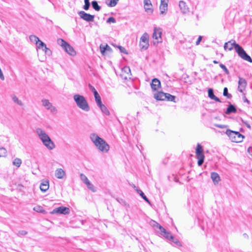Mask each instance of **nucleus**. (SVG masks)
<instances>
[{"label": "nucleus", "instance_id": "obj_1", "mask_svg": "<svg viewBox=\"0 0 252 252\" xmlns=\"http://www.w3.org/2000/svg\"><path fill=\"white\" fill-rule=\"evenodd\" d=\"M234 47L236 52L242 59L250 63H252V59L251 57L246 53L241 46L236 43L235 41H233V42H231V41H229L226 42L224 45V49L225 50L227 49L228 50L231 51Z\"/></svg>", "mask_w": 252, "mask_h": 252}, {"label": "nucleus", "instance_id": "obj_2", "mask_svg": "<svg viewBox=\"0 0 252 252\" xmlns=\"http://www.w3.org/2000/svg\"><path fill=\"white\" fill-rule=\"evenodd\" d=\"M90 139L99 151L102 153H107L109 151L110 146L108 144L97 134H91Z\"/></svg>", "mask_w": 252, "mask_h": 252}, {"label": "nucleus", "instance_id": "obj_3", "mask_svg": "<svg viewBox=\"0 0 252 252\" xmlns=\"http://www.w3.org/2000/svg\"><path fill=\"white\" fill-rule=\"evenodd\" d=\"M73 99L76 102L77 106L80 109L86 112L90 110V106L84 96L76 94L74 95Z\"/></svg>", "mask_w": 252, "mask_h": 252}, {"label": "nucleus", "instance_id": "obj_4", "mask_svg": "<svg viewBox=\"0 0 252 252\" xmlns=\"http://www.w3.org/2000/svg\"><path fill=\"white\" fill-rule=\"evenodd\" d=\"M225 133L233 142L239 143L243 141L244 136L238 131L227 129Z\"/></svg>", "mask_w": 252, "mask_h": 252}, {"label": "nucleus", "instance_id": "obj_5", "mask_svg": "<svg viewBox=\"0 0 252 252\" xmlns=\"http://www.w3.org/2000/svg\"><path fill=\"white\" fill-rule=\"evenodd\" d=\"M195 153L196 158L198 159V165L201 166L204 162V155L203 154V148L199 143L197 145Z\"/></svg>", "mask_w": 252, "mask_h": 252}, {"label": "nucleus", "instance_id": "obj_6", "mask_svg": "<svg viewBox=\"0 0 252 252\" xmlns=\"http://www.w3.org/2000/svg\"><path fill=\"white\" fill-rule=\"evenodd\" d=\"M149 35L144 33L140 38L139 46L141 50H145L149 47Z\"/></svg>", "mask_w": 252, "mask_h": 252}, {"label": "nucleus", "instance_id": "obj_7", "mask_svg": "<svg viewBox=\"0 0 252 252\" xmlns=\"http://www.w3.org/2000/svg\"><path fill=\"white\" fill-rule=\"evenodd\" d=\"M78 14L81 19L87 22H90L94 21V16L93 15L88 14L84 11H80Z\"/></svg>", "mask_w": 252, "mask_h": 252}, {"label": "nucleus", "instance_id": "obj_8", "mask_svg": "<svg viewBox=\"0 0 252 252\" xmlns=\"http://www.w3.org/2000/svg\"><path fill=\"white\" fill-rule=\"evenodd\" d=\"M69 208L64 206H61L58 208H56L52 211V213L53 214H59L63 215H67L69 214Z\"/></svg>", "mask_w": 252, "mask_h": 252}, {"label": "nucleus", "instance_id": "obj_9", "mask_svg": "<svg viewBox=\"0 0 252 252\" xmlns=\"http://www.w3.org/2000/svg\"><path fill=\"white\" fill-rule=\"evenodd\" d=\"M36 132L39 138L40 139V140L42 141V142H44L46 139L50 138V137L45 132V131H44L41 128H36Z\"/></svg>", "mask_w": 252, "mask_h": 252}, {"label": "nucleus", "instance_id": "obj_10", "mask_svg": "<svg viewBox=\"0 0 252 252\" xmlns=\"http://www.w3.org/2000/svg\"><path fill=\"white\" fill-rule=\"evenodd\" d=\"M43 106L47 110H50L52 113H56L57 110L55 107L53 106L51 102L48 99H44L42 100Z\"/></svg>", "mask_w": 252, "mask_h": 252}, {"label": "nucleus", "instance_id": "obj_11", "mask_svg": "<svg viewBox=\"0 0 252 252\" xmlns=\"http://www.w3.org/2000/svg\"><path fill=\"white\" fill-rule=\"evenodd\" d=\"M144 7L145 11L149 15L153 12V5L150 0H144Z\"/></svg>", "mask_w": 252, "mask_h": 252}, {"label": "nucleus", "instance_id": "obj_12", "mask_svg": "<svg viewBox=\"0 0 252 252\" xmlns=\"http://www.w3.org/2000/svg\"><path fill=\"white\" fill-rule=\"evenodd\" d=\"M168 0H160L159 6L160 13L161 14H165L167 10Z\"/></svg>", "mask_w": 252, "mask_h": 252}, {"label": "nucleus", "instance_id": "obj_13", "mask_svg": "<svg viewBox=\"0 0 252 252\" xmlns=\"http://www.w3.org/2000/svg\"><path fill=\"white\" fill-rule=\"evenodd\" d=\"M247 85V82L244 78L239 77L238 90L241 93L245 90Z\"/></svg>", "mask_w": 252, "mask_h": 252}, {"label": "nucleus", "instance_id": "obj_14", "mask_svg": "<svg viewBox=\"0 0 252 252\" xmlns=\"http://www.w3.org/2000/svg\"><path fill=\"white\" fill-rule=\"evenodd\" d=\"M43 144L49 150H52L55 148V145L54 142L50 138H48L42 142Z\"/></svg>", "mask_w": 252, "mask_h": 252}, {"label": "nucleus", "instance_id": "obj_15", "mask_svg": "<svg viewBox=\"0 0 252 252\" xmlns=\"http://www.w3.org/2000/svg\"><path fill=\"white\" fill-rule=\"evenodd\" d=\"M151 86L153 90L156 91L160 86V82L158 79L154 78L152 80Z\"/></svg>", "mask_w": 252, "mask_h": 252}, {"label": "nucleus", "instance_id": "obj_16", "mask_svg": "<svg viewBox=\"0 0 252 252\" xmlns=\"http://www.w3.org/2000/svg\"><path fill=\"white\" fill-rule=\"evenodd\" d=\"M179 6L180 7L181 12L183 14H186L189 11V8L185 2L183 1H180L179 2Z\"/></svg>", "mask_w": 252, "mask_h": 252}, {"label": "nucleus", "instance_id": "obj_17", "mask_svg": "<svg viewBox=\"0 0 252 252\" xmlns=\"http://www.w3.org/2000/svg\"><path fill=\"white\" fill-rule=\"evenodd\" d=\"M63 49L67 54L71 56H73L76 55L75 51L68 43L66 44V46L64 47Z\"/></svg>", "mask_w": 252, "mask_h": 252}, {"label": "nucleus", "instance_id": "obj_18", "mask_svg": "<svg viewBox=\"0 0 252 252\" xmlns=\"http://www.w3.org/2000/svg\"><path fill=\"white\" fill-rule=\"evenodd\" d=\"M211 178L215 185L218 184L220 181V178L219 175L215 172L211 173Z\"/></svg>", "mask_w": 252, "mask_h": 252}, {"label": "nucleus", "instance_id": "obj_19", "mask_svg": "<svg viewBox=\"0 0 252 252\" xmlns=\"http://www.w3.org/2000/svg\"><path fill=\"white\" fill-rule=\"evenodd\" d=\"M161 30L160 28L155 27L153 34V38L157 40L159 38H161Z\"/></svg>", "mask_w": 252, "mask_h": 252}, {"label": "nucleus", "instance_id": "obj_20", "mask_svg": "<svg viewBox=\"0 0 252 252\" xmlns=\"http://www.w3.org/2000/svg\"><path fill=\"white\" fill-rule=\"evenodd\" d=\"M65 175V171L62 168H58L55 171V176L58 179H63Z\"/></svg>", "mask_w": 252, "mask_h": 252}, {"label": "nucleus", "instance_id": "obj_21", "mask_svg": "<svg viewBox=\"0 0 252 252\" xmlns=\"http://www.w3.org/2000/svg\"><path fill=\"white\" fill-rule=\"evenodd\" d=\"M166 93L162 92L155 94L154 97L158 100H166Z\"/></svg>", "mask_w": 252, "mask_h": 252}, {"label": "nucleus", "instance_id": "obj_22", "mask_svg": "<svg viewBox=\"0 0 252 252\" xmlns=\"http://www.w3.org/2000/svg\"><path fill=\"white\" fill-rule=\"evenodd\" d=\"M159 233L161 236L168 240H170L171 239H173V236L170 234V233L167 231L164 228L163 230H162Z\"/></svg>", "mask_w": 252, "mask_h": 252}, {"label": "nucleus", "instance_id": "obj_23", "mask_svg": "<svg viewBox=\"0 0 252 252\" xmlns=\"http://www.w3.org/2000/svg\"><path fill=\"white\" fill-rule=\"evenodd\" d=\"M208 96L212 99L217 102H221L220 99L214 94V91L212 89H209L208 91Z\"/></svg>", "mask_w": 252, "mask_h": 252}, {"label": "nucleus", "instance_id": "obj_24", "mask_svg": "<svg viewBox=\"0 0 252 252\" xmlns=\"http://www.w3.org/2000/svg\"><path fill=\"white\" fill-rule=\"evenodd\" d=\"M49 187V182L48 181H43L40 186V190L42 192H45L47 191Z\"/></svg>", "mask_w": 252, "mask_h": 252}, {"label": "nucleus", "instance_id": "obj_25", "mask_svg": "<svg viewBox=\"0 0 252 252\" xmlns=\"http://www.w3.org/2000/svg\"><path fill=\"white\" fill-rule=\"evenodd\" d=\"M99 48L101 53L102 55H104V53L106 51H111L112 50L111 47L107 44H106L105 45L101 44L100 45Z\"/></svg>", "mask_w": 252, "mask_h": 252}, {"label": "nucleus", "instance_id": "obj_26", "mask_svg": "<svg viewBox=\"0 0 252 252\" xmlns=\"http://www.w3.org/2000/svg\"><path fill=\"white\" fill-rule=\"evenodd\" d=\"M236 111L237 110L235 107L233 105L230 104L228 106L225 111V114L229 115L231 113H236Z\"/></svg>", "mask_w": 252, "mask_h": 252}, {"label": "nucleus", "instance_id": "obj_27", "mask_svg": "<svg viewBox=\"0 0 252 252\" xmlns=\"http://www.w3.org/2000/svg\"><path fill=\"white\" fill-rule=\"evenodd\" d=\"M123 75H124V73L126 74V75L124 76L125 79H126L130 75V69L128 66H125L122 69Z\"/></svg>", "mask_w": 252, "mask_h": 252}, {"label": "nucleus", "instance_id": "obj_28", "mask_svg": "<svg viewBox=\"0 0 252 252\" xmlns=\"http://www.w3.org/2000/svg\"><path fill=\"white\" fill-rule=\"evenodd\" d=\"M119 0H105L106 4L109 7L115 6Z\"/></svg>", "mask_w": 252, "mask_h": 252}, {"label": "nucleus", "instance_id": "obj_29", "mask_svg": "<svg viewBox=\"0 0 252 252\" xmlns=\"http://www.w3.org/2000/svg\"><path fill=\"white\" fill-rule=\"evenodd\" d=\"M95 100L96 101V103L98 106H100V105L102 104L101 100V97L99 96L98 93L97 92H94V95Z\"/></svg>", "mask_w": 252, "mask_h": 252}, {"label": "nucleus", "instance_id": "obj_30", "mask_svg": "<svg viewBox=\"0 0 252 252\" xmlns=\"http://www.w3.org/2000/svg\"><path fill=\"white\" fill-rule=\"evenodd\" d=\"M99 108L100 109L101 112L105 115H109L110 112L108 110V108L104 105L101 104L100 106H98Z\"/></svg>", "mask_w": 252, "mask_h": 252}, {"label": "nucleus", "instance_id": "obj_31", "mask_svg": "<svg viewBox=\"0 0 252 252\" xmlns=\"http://www.w3.org/2000/svg\"><path fill=\"white\" fill-rule=\"evenodd\" d=\"M137 193L141 196V197L148 204H151L150 200L148 199L146 196L144 194L143 192L141 189H136Z\"/></svg>", "mask_w": 252, "mask_h": 252}, {"label": "nucleus", "instance_id": "obj_32", "mask_svg": "<svg viewBox=\"0 0 252 252\" xmlns=\"http://www.w3.org/2000/svg\"><path fill=\"white\" fill-rule=\"evenodd\" d=\"M152 225L155 228V229H158L159 230V233L162 230H163V227L155 221H153Z\"/></svg>", "mask_w": 252, "mask_h": 252}, {"label": "nucleus", "instance_id": "obj_33", "mask_svg": "<svg viewBox=\"0 0 252 252\" xmlns=\"http://www.w3.org/2000/svg\"><path fill=\"white\" fill-rule=\"evenodd\" d=\"M13 164L17 167H19L22 163V160L19 158H16L13 161Z\"/></svg>", "mask_w": 252, "mask_h": 252}, {"label": "nucleus", "instance_id": "obj_34", "mask_svg": "<svg viewBox=\"0 0 252 252\" xmlns=\"http://www.w3.org/2000/svg\"><path fill=\"white\" fill-rule=\"evenodd\" d=\"M86 186L88 188V189L90 190H91L92 191L94 192L96 191L95 187L91 183V182L89 181L86 184Z\"/></svg>", "mask_w": 252, "mask_h": 252}, {"label": "nucleus", "instance_id": "obj_35", "mask_svg": "<svg viewBox=\"0 0 252 252\" xmlns=\"http://www.w3.org/2000/svg\"><path fill=\"white\" fill-rule=\"evenodd\" d=\"M92 5L93 8L95 9L96 11H99L100 9V6L98 5L97 2L95 0L93 1L92 2Z\"/></svg>", "mask_w": 252, "mask_h": 252}, {"label": "nucleus", "instance_id": "obj_36", "mask_svg": "<svg viewBox=\"0 0 252 252\" xmlns=\"http://www.w3.org/2000/svg\"><path fill=\"white\" fill-rule=\"evenodd\" d=\"M29 38L31 41L35 42L36 45H37L38 42L40 41L39 38L34 35H30Z\"/></svg>", "mask_w": 252, "mask_h": 252}, {"label": "nucleus", "instance_id": "obj_37", "mask_svg": "<svg viewBox=\"0 0 252 252\" xmlns=\"http://www.w3.org/2000/svg\"><path fill=\"white\" fill-rule=\"evenodd\" d=\"M6 156V149L3 147L0 148V157H5Z\"/></svg>", "mask_w": 252, "mask_h": 252}, {"label": "nucleus", "instance_id": "obj_38", "mask_svg": "<svg viewBox=\"0 0 252 252\" xmlns=\"http://www.w3.org/2000/svg\"><path fill=\"white\" fill-rule=\"evenodd\" d=\"M166 100L175 102V96L172 95H171V94H168V93H166Z\"/></svg>", "mask_w": 252, "mask_h": 252}, {"label": "nucleus", "instance_id": "obj_39", "mask_svg": "<svg viewBox=\"0 0 252 252\" xmlns=\"http://www.w3.org/2000/svg\"><path fill=\"white\" fill-rule=\"evenodd\" d=\"M80 179L85 184H86L89 181L87 176L83 173L80 174Z\"/></svg>", "mask_w": 252, "mask_h": 252}, {"label": "nucleus", "instance_id": "obj_40", "mask_svg": "<svg viewBox=\"0 0 252 252\" xmlns=\"http://www.w3.org/2000/svg\"><path fill=\"white\" fill-rule=\"evenodd\" d=\"M58 43L59 45H61L63 49L66 46V44H67V43L65 42L64 40L61 38L58 40Z\"/></svg>", "mask_w": 252, "mask_h": 252}, {"label": "nucleus", "instance_id": "obj_41", "mask_svg": "<svg viewBox=\"0 0 252 252\" xmlns=\"http://www.w3.org/2000/svg\"><path fill=\"white\" fill-rule=\"evenodd\" d=\"M223 95L228 98H230L232 96L231 94L228 93V89L226 87H225L223 89Z\"/></svg>", "mask_w": 252, "mask_h": 252}, {"label": "nucleus", "instance_id": "obj_42", "mask_svg": "<svg viewBox=\"0 0 252 252\" xmlns=\"http://www.w3.org/2000/svg\"><path fill=\"white\" fill-rule=\"evenodd\" d=\"M33 210L37 212H39V213H42V212H44V210L43 207L41 206H37L34 207L33 208Z\"/></svg>", "mask_w": 252, "mask_h": 252}, {"label": "nucleus", "instance_id": "obj_43", "mask_svg": "<svg viewBox=\"0 0 252 252\" xmlns=\"http://www.w3.org/2000/svg\"><path fill=\"white\" fill-rule=\"evenodd\" d=\"M170 241H171L173 243H174L176 246L181 247L182 246L181 243L176 238H175L173 237V239H171Z\"/></svg>", "mask_w": 252, "mask_h": 252}, {"label": "nucleus", "instance_id": "obj_44", "mask_svg": "<svg viewBox=\"0 0 252 252\" xmlns=\"http://www.w3.org/2000/svg\"><path fill=\"white\" fill-rule=\"evenodd\" d=\"M12 100L14 102L16 103L20 106H22L23 105L22 102L16 96H14L12 97Z\"/></svg>", "mask_w": 252, "mask_h": 252}, {"label": "nucleus", "instance_id": "obj_45", "mask_svg": "<svg viewBox=\"0 0 252 252\" xmlns=\"http://www.w3.org/2000/svg\"><path fill=\"white\" fill-rule=\"evenodd\" d=\"M85 5L83 6V8L85 10H87L89 9L90 6V3L89 1V0H84Z\"/></svg>", "mask_w": 252, "mask_h": 252}, {"label": "nucleus", "instance_id": "obj_46", "mask_svg": "<svg viewBox=\"0 0 252 252\" xmlns=\"http://www.w3.org/2000/svg\"><path fill=\"white\" fill-rule=\"evenodd\" d=\"M41 49H42L46 54L50 55L51 54V51L47 47L46 45H45L44 47Z\"/></svg>", "mask_w": 252, "mask_h": 252}, {"label": "nucleus", "instance_id": "obj_47", "mask_svg": "<svg viewBox=\"0 0 252 252\" xmlns=\"http://www.w3.org/2000/svg\"><path fill=\"white\" fill-rule=\"evenodd\" d=\"M220 66L221 68H222L223 70V71L225 72V73L226 74H229V70H228V69L226 67V66L224 64H223L222 63H220Z\"/></svg>", "mask_w": 252, "mask_h": 252}, {"label": "nucleus", "instance_id": "obj_48", "mask_svg": "<svg viewBox=\"0 0 252 252\" xmlns=\"http://www.w3.org/2000/svg\"><path fill=\"white\" fill-rule=\"evenodd\" d=\"M116 47L119 49L120 52L126 54H127V52H126V49L124 47L120 45L117 46Z\"/></svg>", "mask_w": 252, "mask_h": 252}, {"label": "nucleus", "instance_id": "obj_49", "mask_svg": "<svg viewBox=\"0 0 252 252\" xmlns=\"http://www.w3.org/2000/svg\"><path fill=\"white\" fill-rule=\"evenodd\" d=\"M38 44L37 45V47L38 49H41L43 48L46 44L43 42L42 41H40L38 42Z\"/></svg>", "mask_w": 252, "mask_h": 252}, {"label": "nucleus", "instance_id": "obj_50", "mask_svg": "<svg viewBox=\"0 0 252 252\" xmlns=\"http://www.w3.org/2000/svg\"><path fill=\"white\" fill-rule=\"evenodd\" d=\"M106 22L107 23H116V20L114 17H110L107 20Z\"/></svg>", "mask_w": 252, "mask_h": 252}, {"label": "nucleus", "instance_id": "obj_51", "mask_svg": "<svg viewBox=\"0 0 252 252\" xmlns=\"http://www.w3.org/2000/svg\"><path fill=\"white\" fill-rule=\"evenodd\" d=\"M202 40V36H199L197 40V41H196V45H199L200 44V41H201Z\"/></svg>", "mask_w": 252, "mask_h": 252}, {"label": "nucleus", "instance_id": "obj_52", "mask_svg": "<svg viewBox=\"0 0 252 252\" xmlns=\"http://www.w3.org/2000/svg\"><path fill=\"white\" fill-rule=\"evenodd\" d=\"M243 99L244 102H247L248 104L250 103V101L246 98L245 94H243Z\"/></svg>", "mask_w": 252, "mask_h": 252}, {"label": "nucleus", "instance_id": "obj_53", "mask_svg": "<svg viewBox=\"0 0 252 252\" xmlns=\"http://www.w3.org/2000/svg\"><path fill=\"white\" fill-rule=\"evenodd\" d=\"M215 126L217 127H219V128H225L226 127V126L225 125H219V124L215 125Z\"/></svg>", "mask_w": 252, "mask_h": 252}, {"label": "nucleus", "instance_id": "obj_54", "mask_svg": "<svg viewBox=\"0 0 252 252\" xmlns=\"http://www.w3.org/2000/svg\"><path fill=\"white\" fill-rule=\"evenodd\" d=\"M89 87H90V89L92 90V91L94 93V92H97L96 91V90L95 89V88L93 86H92L90 85H89Z\"/></svg>", "mask_w": 252, "mask_h": 252}, {"label": "nucleus", "instance_id": "obj_55", "mask_svg": "<svg viewBox=\"0 0 252 252\" xmlns=\"http://www.w3.org/2000/svg\"><path fill=\"white\" fill-rule=\"evenodd\" d=\"M19 234L22 235H25L27 234V232L24 230L20 231Z\"/></svg>", "mask_w": 252, "mask_h": 252}, {"label": "nucleus", "instance_id": "obj_56", "mask_svg": "<svg viewBox=\"0 0 252 252\" xmlns=\"http://www.w3.org/2000/svg\"><path fill=\"white\" fill-rule=\"evenodd\" d=\"M243 123L245 124V126L249 129H251V125L247 122H244Z\"/></svg>", "mask_w": 252, "mask_h": 252}, {"label": "nucleus", "instance_id": "obj_57", "mask_svg": "<svg viewBox=\"0 0 252 252\" xmlns=\"http://www.w3.org/2000/svg\"><path fill=\"white\" fill-rule=\"evenodd\" d=\"M213 63H214L216 64V63H218V61H216V60H214V61H213Z\"/></svg>", "mask_w": 252, "mask_h": 252}, {"label": "nucleus", "instance_id": "obj_58", "mask_svg": "<svg viewBox=\"0 0 252 252\" xmlns=\"http://www.w3.org/2000/svg\"><path fill=\"white\" fill-rule=\"evenodd\" d=\"M243 235L245 237H248V235L247 234H246V233H244L243 234Z\"/></svg>", "mask_w": 252, "mask_h": 252}]
</instances>
